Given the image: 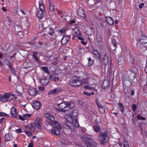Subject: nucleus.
<instances>
[{
  "instance_id": "obj_21",
  "label": "nucleus",
  "mask_w": 147,
  "mask_h": 147,
  "mask_svg": "<svg viewBox=\"0 0 147 147\" xmlns=\"http://www.w3.org/2000/svg\"><path fill=\"white\" fill-rule=\"evenodd\" d=\"M10 113L14 117H17V110L14 107H13L11 108Z\"/></svg>"
},
{
  "instance_id": "obj_3",
  "label": "nucleus",
  "mask_w": 147,
  "mask_h": 147,
  "mask_svg": "<svg viewBox=\"0 0 147 147\" xmlns=\"http://www.w3.org/2000/svg\"><path fill=\"white\" fill-rule=\"evenodd\" d=\"M81 145L83 147H96L97 144L93 139L91 138L89 142H83Z\"/></svg>"
},
{
  "instance_id": "obj_12",
  "label": "nucleus",
  "mask_w": 147,
  "mask_h": 147,
  "mask_svg": "<svg viewBox=\"0 0 147 147\" xmlns=\"http://www.w3.org/2000/svg\"><path fill=\"white\" fill-rule=\"evenodd\" d=\"M70 36H63L61 40V44L65 45L67 44L70 39Z\"/></svg>"
},
{
  "instance_id": "obj_56",
  "label": "nucleus",
  "mask_w": 147,
  "mask_h": 147,
  "mask_svg": "<svg viewBox=\"0 0 147 147\" xmlns=\"http://www.w3.org/2000/svg\"><path fill=\"white\" fill-rule=\"evenodd\" d=\"M132 110L134 112H135L136 111V109H137V107L136 106V105L135 104H134L132 105Z\"/></svg>"
},
{
  "instance_id": "obj_42",
  "label": "nucleus",
  "mask_w": 147,
  "mask_h": 147,
  "mask_svg": "<svg viewBox=\"0 0 147 147\" xmlns=\"http://www.w3.org/2000/svg\"><path fill=\"white\" fill-rule=\"evenodd\" d=\"M74 106V105L71 103L67 102V107L69 108H72Z\"/></svg>"
},
{
  "instance_id": "obj_5",
  "label": "nucleus",
  "mask_w": 147,
  "mask_h": 147,
  "mask_svg": "<svg viewBox=\"0 0 147 147\" xmlns=\"http://www.w3.org/2000/svg\"><path fill=\"white\" fill-rule=\"evenodd\" d=\"M82 84V82L79 80L78 77H74L72 78V80L70 82V84L71 86L77 87Z\"/></svg>"
},
{
  "instance_id": "obj_23",
  "label": "nucleus",
  "mask_w": 147,
  "mask_h": 147,
  "mask_svg": "<svg viewBox=\"0 0 147 147\" xmlns=\"http://www.w3.org/2000/svg\"><path fill=\"white\" fill-rule=\"evenodd\" d=\"M28 91L29 94L32 96L35 95L36 93V89L32 88H30Z\"/></svg>"
},
{
  "instance_id": "obj_32",
  "label": "nucleus",
  "mask_w": 147,
  "mask_h": 147,
  "mask_svg": "<svg viewBox=\"0 0 147 147\" xmlns=\"http://www.w3.org/2000/svg\"><path fill=\"white\" fill-rule=\"evenodd\" d=\"M93 53L95 55L98 59L100 60V55L97 51L93 50Z\"/></svg>"
},
{
  "instance_id": "obj_50",
  "label": "nucleus",
  "mask_w": 147,
  "mask_h": 147,
  "mask_svg": "<svg viewBox=\"0 0 147 147\" xmlns=\"http://www.w3.org/2000/svg\"><path fill=\"white\" fill-rule=\"evenodd\" d=\"M3 116L8 117V115L5 113L2 112H0V117Z\"/></svg>"
},
{
  "instance_id": "obj_30",
  "label": "nucleus",
  "mask_w": 147,
  "mask_h": 147,
  "mask_svg": "<svg viewBox=\"0 0 147 147\" xmlns=\"http://www.w3.org/2000/svg\"><path fill=\"white\" fill-rule=\"evenodd\" d=\"M109 59L108 58L107 55L106 53H105L103 58V62L105 64L107 65L109 63Z\"/></svg>"
},
{
  "instance_id": "obj_24",
  "label": "nucleus",
  "mask_w": 147,
  "mask_h": 147,
  "mask_svg": "<svg viewBox=\"0 0 147 147\" xmlns=\"http://www.w3.org/2000/svg\"><path fill=\"white\" fill-rule=\"evenodd\" d=\"M45 116L47 119H49V122L50 121H54L55 120V117L54 116L51 115L48 113H45Z\"/></svg>"
},
{
  "instance_id": "obj_20",
  "label": "nucleus",
  "mask_w": 147,
  "mask_h": 147,
  "mask_svg": "<svg viewBox=\"0 0 147 147\" xmlns=\"http://www.w3.org/2000/svg\"><path fill=\"white\" fill-rule=\"evenodd\" d=\"M94 30L91 27H88L86 28V34L88 35H91L94 33Z\"/></svg>"
},
{
  "instance_id": "obj_11",
  "label": "nucleus",
  "mask_w": 147,
  "mask_h": 147,
  "mask_svg": "<svg viewBox=\"0 0 147 147\" xmlns=\"http://www.w3.org/2000/svg\"><path fill=\"white\" fill-rule=\"evenodd\" d=\"M65 128L63 130L64 133L65 135L71 137L73 135L72 134L73 132L75 131V130H73L71 128Z\"/></svg>"
},
{
  "instance_id": "obj_26",
  "label": "nucleus",
  "mask_w": 147,
  "mask_h": 147,
  "mask_svg": "<svg viewBox=\"0 0 147 147\" xmlns=\"http://www.w3.org/2000/svg\"><path fill=\"white\" fill-rule=\"evenodd\" d=\"M46 30L47 31L48 34L50 35H54V31L53 28L51 27H49L46 28Z\"/></svg>"
},
{
  "instance_id": "obj_33",
  "label": "nucleus",
  "mask_w": 147,
  "mask_h": 147,
  "mask_svg": "<svg viewBox=\"0 0 147 147\" xmlns=\"http://www.w3.org/2000/svg\"><path fill=\"white\" fill-rule=\"evenodd\" d=\"M42 69L43 71H45V72L47 73L48 74H50V72L49 71L47 67H42Z\"/></svg>"
},
{
  "instance_id": "obj_17",
  "label": "nucleus",
  "mask_w": 147,
  "mask_h": 147,
  "mask_svg": "<svg viewBox=\"0 0 147 147\" xmlns=\"http://www.w3.org/2000/svg\"><path fill=\"white\" fill-rule=\"evenodd\" d=\"M42 120L40 117H37V129L40 131L42 128Z\"/></svg>"
},
{
  "instance_id": "obj_58",
  "label": "nucleus",
  "mask_w": 147,
  "mask_h": 147,
  "mask_svg": "<svg viewBox=\"0 0 147 147\" xmlns=\"http://www.w3.org/2000/svg\"><path fill=\"white\" fill-rule=\"evenodd\" d=\"M37 110L39 109L41 107L42 105L40 102L37 101Z\"/></svg>"
},
{
  "instance_id": "obj_40",
  "label": "nucleus",
  "mask_w": 147,
  "mask_h": 147,
  "mask_svg": "<svg viewBox=\"0 0 147 147\" xmlns=\"http://www.w3.org/2000/svg\"><path fill=\"white\" fill-rule=\"evenodd\" d=\"M99 111L101 113L104 114L105 113V109L104 107L103 106L100 107L99 109Z\"/></svg>"
},
{
  "instance_id": "obj_35",
  "label": "nucleus",
  "mask_w": 147,
  "mask_h": 147,
  "mask_svg": "<svg viewBox=\"0 0 147 147\" xmlns=\"http://www.w3.org/2000/svg\"><path fill=\"white\" fill-rule=\"evenodd\" d=\"M75 30L76 32H74V34H75L77 36H79L80 35V32L77 28H75Z\"/></svg>"
},
{
  "instance_id": "obj_2",
  "label": "nucleus",
  "mask_w": 147,
  "mask_h": 147,
  "mask_svg": "<svg viewBox=\"0 0 147 147\" xmlns=\"http://www.w3.org/2000/svg\"><path fill=\"white\" fill-rule=\"evenodd\" d=\"M0 98V100L3 102H6L7 101V100L11 96L13 97L11 98V100L13 101H15L17 99V97L15 94H9L8 93H4L3 95L1 94Z\"/></svg>"
},
{
  "instance_id": "obj_51",
  "label": "nucleus",
  "mask_w": 147,
  "mask_h": 147,
  "mask_svg": "<svg viewBox=\"0 0 147 147\" xmlns=\"http://www.w3.org/2000/svg\"><path fill=\"white\" fill-rule=\"evenodd\" d=\"M81 138L82 140H83V141L82 142L81 144L83 143V142H86V141H88L87 140H86V136H82L81 137Z\"/></svg>"
},
{
  "instance_id": "obj_13",
  "label": "nucleus",
  "mask_w": 147,
  "mask_h": 147,
  "mask_svg": "<svg viewBox=\"0 0 147 147\" xmlns=\"http://www.w3.org/2000/svg\"><path fill=\"white\" fill-rule=\"evenodd\" d=\"M130 73L132 74V76H130L131 78H134V77L135 76V75L137 74L138 72L137 69L135 67V66H133L130 69Z\"/></svg>"
},
{
  "instance_id": "obj_31",
  "label": "nucleus",
  "mask_w": 147,
  "mask_h": 147,
  "mask_svg": "<svg viewBox=\"0 0 147 147\" xmlns=\"http://www.w3.org/2000/svg\"><path fill=\"white\" fill-rule=\"evenodd\" d=\"M88 63L87 65V66L88 67H90L92 65V64L93 63V61L91 59V57H89L87 58Z\"/></svg>"
},
{
  "instance_id": "obj_22",
  "label": "nucleus",
  "mask_w": 147,
  "mask_h": 147,
  "mask_svg": "<svg viewBox=\"0 0 147 147\" xmlns=\"http://www.w3.org/2000/svg\"><path fill=\"white\" fill-rule=\"evenodd\" d=\"M14 27L15 31L17 32H20L23 30L22 26L21 25L15 24Z\"/></svg>"
},
{
  "instance_id": "obj_59",
  "label": "nucleus",
  "mask_w": 147,
  "mask_h": 147,
  "mask_svg": "<svg viewBox=\"0 0 147 147\" xmlns=\"http://www.w3.org/2000/svg\"><path fill=\"white\" fill-rule=\"evenodd\" d=\"M15 131L17 132V133H20L22 132V129L20 128H19L16 129Z\"/></svg>"
},
{
  "instance_id": "obj_16",
  "label": "nucleus",
  "mask_w": 147,
  "mask_h": 147,
  "mask_svg": "<svg viewBox=\"0 0 147 147\" xmlns=\"http://www.w3.org/2000/svg\"><path fill=\"white\" fill-rule=\"evenodd\" d=\"M58 106L59 108L61 109V110H60L61 111L66 110H64L63 109L67 107V102H62L58 104Z\"/></svg>"
},
{
  "instance_id": "obj_43",
  "label": "nucleus",
  "mask_w": 147,
  "mask_h": 147,
  "mask_svg": "<svg viewBox=\"0 0 147 147\" xmlns=\"http://www.w3.org/2000/svg\"><path fill=\"white\" fill-rule=\"evenodd\" d=\"M10 139V136L9 134H6L5 135V139L6 141L9 140Z\"/></svg>"
},
{
  "instance_id": "obj_54",
  "label": "nucleus",
  "mask_w": 147,
  "mask_h": 147,
  "mask_svg": "<svg viewBox=\"0 0 147 147\" xmlns=\"http://www.w3.org/2000/svg\"><path fill=\"white\" fill-rule=\"evenodd\" d=\"M18 116L20 119L22 121L25 120V119H24V115L22 116L21 115H19Z\"/></svg>"
},
{
  "instance_id": "obj_19",
  "label": "nucleus",
  "mask_w": 147,
  "mask_h": 147,
  "mask_svg": "<svg viewBox=\"0 0 147 147\" xmlns=\"http://www.w3.org/2000/svg\"><path fill=\"white\" fill-rule=\"evenodd\" d=\"M78 115V112L77 110H73L72 112L71 115H69V117H70L71 118H77L76 117Z\"/></svg>"
},
{
  "instance_id": "obj_28",
  "label": "nucleus",
  "mask_w": 147,
  "mask_h": 147,
  "mask_svg": "<svg viewBox=\"0 0 147 147\" xmlns=\"http://www.w3.org/2000/svg\"><path fill=\"white\" fill-rule=\"evenodd\" d=\"M110 86V83L107 81H104L102 83V86L104 89L108 88Z\"/></svg>"
},
{
  "instance_id": "obj_38",
  "label": "nucleus",
  "mask_w": 147,
  "mask_h": 147,
  "mask_svg": "<svg viewBox=\"0 0 147 147\" xmlns=\"http://www.w3.org/2000/svg\"><path fill=\"white\" fill-rule=\"evenodd\" d=\"M49 8L50 11L51 12H54L55 10V8L53 5L51 3H50L49 4Z\"/></svg>"
},
{
  "instance_id": "obj_1",
  "label": "nucleus",
  "mask_w": 147,
  "mask_h": 147,
  "mask_svg": "<svg viewBox=\"0 0 147 147\" xmlns=\"http://www.w3.org/2000/svg\"><path fill=\"white\" fill-rule=\"evenodd\" d=\"M108 131H100L98 137L99 141L102 145H104L107 143L109 141Z\"/></svg>"
},
{
  "instance_id": "obj_27",
  "label": "nucleus",
  "mask_w": 147,
  "mask_h": 147,
  "mask_svg": "<svg viewBox=\"0 0 147 147\" xmlns=\"http://www.w3.org/2000/svg\"><path fill=\"white\" fill-rule=\"evenodd\" d=\"M60 129H58L57 128H53L51 129V132L52 134L54 135H59L60 134V131L59 130Z\"/></svg>"
},
{
  "instance_id": "obj_18",
  "label": "nucleus",
  "mask_w": 147,
  "mask_h": 147,
  "mask_svg": "<svg viewBox=\"0 0 147 147\" xmlns=\"http://www.w3.org/2000/svg\"><path fill=\"white\" fill-rule=\"evenodd\" d=\"M49 82V80L45 77L42 78L40 80L41 84L42 85H45L47 84Z\"/></svg>"
},
{
  "instance_id": "obj_46",
  "label": "nucleus",
  "mask_w": 147,
  "mask_h": 147,
  "mask_svg": "<svg viewBox=\"0 0 147 147\" xmlns=\"http://www.w3.org/2000/svg\"><path fill=\"white\" fill-rule=\"evenodd\" d=\"M25 134L28 136H32V133L30 131H25Z\"/></svg>"
},
{
  "instance_id": "obj_25",
  "label": "nucleus",
  "mask_w": 147,
  "mask_h": 147,
  "mask_svg": "<svg viewBox=\"0 0 147 147\" xmlns=\"http://www.w3.org/2000/svg\"><path fill=\"white\" fill-rule=\"evenodd\" d=\"M106 21L110 25H113L114 23L113 19L109 16L107 17L106 18Z\"/></svg>"
},
{
  "instance_id": "obj_29",
  "label": "nucleus",
  "mask_w": 147,
  "mask_h": 147,
  "mask_svg": "<svg viewBox=\"0 0 147 147\" xmlns=\"http://www.w3.org/2000/svg\"><path fill=\"white\" fill-rule=\"evenodd\" d=\"M72 120L73 121V125L75 126L76 127H78L79 126V125L78 122V121L77 118L72 119Z\"/></svg>"
},
{
  "instance_id": "obj_41",
  "label": "nucleus",
  "mask_w": 147,
  "mask_h": 147,
  "mask_svg": "<svg viewBox=\"0 0 147 147\" xmlns=\"http://www.w3.org/2000/svg\"><path fill=\"white\" fill-rule=\"evenodd\" d=\"M10 70L11 71V73L14 75L16 76L17 75V74L16 73V71L15 69L14 68H11V69H10Z\"/></svg>"
},
{
  "instance_id": "obj_7",
  "label": "nucleus",
  "mask_w": 147,
  "mask_h": 147,
  "mask_svg": "<svg viewBox=\"0 0 147 147\" xmlns=\"http://www.w3.org/2000/svg\"><path fill=\"white\" fill-rule=\"evenodd\" d=\"M48 123L53 127L58 129H61V126L60 123L56 121H50V122H48Z\"/></svg>"
},
{
  "instance_id": "obj_55",
  "label": "nucleus",
  "mask_w": 147,
  "mask_h": 147,
  "mask_svg": "<svg viewBox=\"0 0 147 147\" xmlns=\"http://www.w3.org/2000/svg\"><path fill=\"white\" fill-rule=\"evenodd\" d=\"M58 78L55 77H53V79H52V81L53 82H56L58 81Z\"/></svg>"
},
{
  "instance_id": "obj_36",
  "label": "nucleus",
  "mask_w": 147,
  "mask_h": 147,
  "mask_svg": "<svg viewBox=\"0 0 147 147\" xmlns=\"http://www.w3.org/2000/svg\"><path fill=\"white\" fill-rule=\"evenodd\" d=\"M32 105L34 108L37 110V100L33 101L32 103Z\"/></svg>"
},
{
  "instance_id": "obj_45",
  "label": "nucleus",
  "mask_w": 147,
  "mask_h": 147,
  "mask_svg": "<svg viewBox=\"0 0 147 147\" xmlns=\"http://www.w3.org/2000/svg\"><path fill=\"white\" fill-rule=\"evenodd\" d=\"M124 147H129L128 142L127 141H124L123 142Z\"/></svg>"
},
{
  "instance_id": "obj_9",
  "label": "nucleus",
  "mask_w": 147,
  "mask_h": 147,
  "mask_svg": "<svg viewBox=\"0 0 147 147\" xmlns=\"http://www.w3.org/2000/svg\"><path fill=\"white\" fill-rule=\"evenodd\" d=\"M96 36L97 41L96 43V46L97 47H101L103 45L101 36L99 34H97Z\"/></svg>"
},
{
  "instance_id": "obj_61",
  "label": "nucleus",
  "mask_w": 147,
  "mask_h": 147,
  "mask_svg": "<svg viewBox=\"0 0 147 147\" xmlns=\"http://www.w3.org/2000/svg\"><path fill=\"white\" fill-rule=\"evenodd\" d=\"M58 31L60 32L61 33H63L65 32V29H59Z\"/></svg>"
},
{
  "instance_id": "obj_14",
  "label": "nucleus",
  "mask_w": 147,
  "mask_h": 147,
  "mask_svg": "<svg viewBox=\"0 0 147 147\" xmlns=\"http://www.w3.org/2000/svg\"><path fill=\"white\" fill-rule=\"evenodd\" d=\"M77 14L80 17L84 18L86 16V14L83 9L80 7L77 11Z\"/></svg>"
},
{
  "instance_id": "obj_48",
  "label": "nucleus",
  "mask_w": 147,
  "mask_h": 147,
  "mask_svg": "<svg viewBox=\"0 0 147 147\" xmlns=\"http://www.w3.org/2000/svg\"><path fill=\"white\" fill-rule=\"evenodd\" d=\"M6 65L8 66L10 69L13 68V65L11 62L9 61Z\"/></svg>"
},
{
  "instance_id": "obj_47",
  "label": "nucleus",
  "mask_w": 147,
  "mask_h": 147,
  "mask_svg": "<svg viewBox=\"0 0 147 147\" xmlns=\"http://www.w3.org/2000/svg\"><path fill=\"white\" fill-rule=\"evenodd\" d=\"M32 56L34 59L36 61H37V52H33Z\"/></svg>"
},
{
  "instance_id": "obj_60",
  "label": "nucleus",
  "mask_w": 147,
  "mask_h": 147,
  "mask_svg": "<svg viewBox=\"0 0 147 147\" xmlns=\"http://www.w3.org/2000/svg\"><path fill=\"white\" fill-rule=\"evenodd\" d=\"M96 104L98 106V109L100 108V107H102L103 106L101 105V104H100V103H99L98 102H96Z\"/></svg>"
},
{
  "instance_id": "obj_53",
  "label": "nucleus",
  "mask_w": 147,
  "mask_h": 147,
  "mask_svg": "<svg viewBox=\"0 0 147 147\" xmlns=\"http://www.w3.org/2000/svg\"><path fill=\"white\" fill-rule=\"evenodd\" d=\"M38 88L40 91H43L45 90V88L44 86H38Z\"/></svg>"
},
{
  "instance_id": "obj_10",
  "label": "nucleus",
  "mask_w": 147,
  "mask_h": 147,
  "mask_svg": "<svg viewBox=\"0 0 147 147\" xmlns=\"http://www.w3.org/2000/svg\"><path fill=\"white\" fill-rule=\"evenodd\" d=\"M63 127L64 128H70L73 130H75V128L73 124L68 120L65 121V123L63 125Z\"/></svg>"
},
{
  "instance_id": "obj_52",
  "label": "nucleus",
  "mask_w": 147,
  "mask_h": 147,
  "mask_svg": "<svg viewBox=\"0 0 147 147\" xmlns=\"http://www.w3.org/2000/svg\"><path fill=\"white\" fill-rule=\"evenodd\" d=\"M23 115H24L25 119L26 118H29L31 116V115L28 114H24Z\"/></svg>"
},
{
  "instance_id": "obj_8",
  "label": "nucleus",
  "mask_w": 147,
  "mask_h": 147,
  "mask_svg": "<svg viewBox=\"0 0 147 147\" xmlns=\"http://www.w3.org/2000/svg\"><path fill=\"white\" fill-rule=\"evenodd\" d=\"M36 121H37V118L35 119L34 122H31L28 124L27 127L29 129L33 131L36 130L37 128V123H36Z\"/></svg>"
},
{
  "instance_id": "obj_63",
  "label": "nucleus",
  "mask_w": 147,
  "mask_h": 147,
  "mask_svg": "<svg viewBox=\"0 0 147 147\" xmlns=\"http://www.w3.org/2000/svg\"><path fill=\"white\" fill-rule=\"evenodd\" d=\"M144 5V4L143 3H141L139 5V8L140 9L142 8L143 6Z\"/></svg>"
},
{
  "instance_id": "obj_15",
  "label": "nucleus",
  "mask_w": 147,
  "mask_h": 147,
  "mask_svg": "<svg viewBox=\"0 0 147 147\" xmlns=\"http://www.w3.org/2000/svg\"><path fill=\"white\" fill-rule=\"evenodd\" d=\"M140 41L142 44L147 43V36L144 34L142 35L140 38Z\"/></svg>"
},
{
  "instance_id": "obj_49",
  "label": "nucleus",
  "mask_w": 147,
  "mask_h": 147,
  "mask_svg": "<svg viewBox=\"0 0 147 147\" xmlns=\"http://www.w3.org/2000/svg\"><path fill=\"white\" fill-rule=\"evenodd\" d=\"M137 118L139 119L142 120H144L146 119V118L145 117L141 116L139 115H138L137 117Z\"/></svg>"
},
{
  "instance_id": "obj_37",
  "label": "nucleus",
  "mask_w": 147,
  "mask_h": 147,
  "mask_svg": "<svg viewBox=\"0 0 147 147\" xmlns=\"http://www.w3.org/2000/svg\"><path fill=\"white\" fill-rule=\"evenodd\" d=\"M36 42V38L34 39L33 40H31V41L28 42V43L31 45H34Z\"/></svg>"
},
{
  "instance_id": "obj_6",
  "label": "nucleus",
  "mask_w": 147,
  "mask_h": 147,
  "mask_svg": "<svg viewBox=\"0 0 147 147\" xmlns=\"http://www.w3.org/2000/svg\"><path fill=\"white\" fill-rule=\"evenodd\" d=\"M62 90V88L58 87L48 92V94L49 95L57 94L61 92Z\"/></svg>"
},
{
  "instance_id": "obj_62",
  "label": "nucleus",
  "mask_w": 147,
  "mask_h": 147,
  "mask_svg": "<svg viewBox=\"0 0 147 147\" xmlns=\"http://www.w3.org/2000/svg\"><path fill=\"white\" fill-rule=\"evenodd\" d=\"M83 94L85 95H86L88 96H90L91 95V94L85 91L83 92Z\"/></svg>"
},
{
  "instance_id": "obj_64",
  "label": "nucleus",
  "mask_w": 147,
  "mask_h": 147,
  "mask_svg": "<svg viewBox=\"0 0 147 147\" xmlns=\"http://www.w3.org/2000/svg\"><path fill=\"white\" fill-rule=\"evenodd\" d=\"M27 147H33V143H30L28 144Z\"/></svg>"
},
{
  "instance_id": "obj_57",
  "label": "nucleus",
  "mask_w": 147,
  "mask_h": 147,
  "mask_svg": "<svg viewBox=\"0 0 147 147\" xmlns=\"http://www.w3.org/2000/svg\"><path fill=\"white\" fill-rule=\"evenodd\" d=\"M112 42L114 46L115 47H116L117 45L116 43V41L114 39H113L112 40Z\"/></svg>"
},
{
  "instance_id": "obj_39",
  "label": "nucleus",
  "mask_w": 147,
  "mask_h": 147,
  "mask_svg": "<svg viewBox=\"0 0 147 147\" xmlns=\"http://www.w3.org/2000/svg\"><path fill=\"white\" fill-rule=\"evenodd\" d=\"M94 131L96 132H99L100 130V128L99 126H95L93 127Z\"/></svg>"
},
{
  "instance_id": "obj_4",
  "label": "nucleus",
  "mask_w": 147,
  "mask_h": 147,
  "mask_svg": "<svg viewBox=\"0 0 147 147\" xmlns=\"http://www.w3.org/2000/svg\"><path fill=\"white\" fill-rule=\"evenodd\" d=\"M40 10L37 11V17L39 19H41L43 17V12L45 10L44 6L41 2H39Z\"/></svg>"
},
{
  "instance_id": "obj_34",
  "label": "nucleus",
  "mask_w": 147,
  "mask_h": 147,
  "mask_svg": "<svg viewBox=\"0 0 147 147\" xmlns=\"http://www.w3.org/2000/svg\"><path fill=\"white\" fill-rule=\"evenodd\" d=\"M30 64V62H25L24 63V65L25 67H24V68L27 69L28 68H29L30 66H29V64Z\"/></svg>"
},
{
  "instance_id": "obj_44",
  "label": "nucleus",
  "mask_w": 147,
  "mask_h": 147,
  "mask_svg": "<svg viewBox=\"0 0 147 147\" xmlns=\"http://www.w3.org/2000/svg\"><path fill=\"white\" fill-rule=\"evenodd\" d=\"M132 76H133V74H130V71H129L128 72V78L127 79L130 80H133L134 79L135 77H136V76L135 75V76L134 77V78H133V79L132 78H131L130 77V76H131V77Z\"/></svg>"
}]
</instances>
